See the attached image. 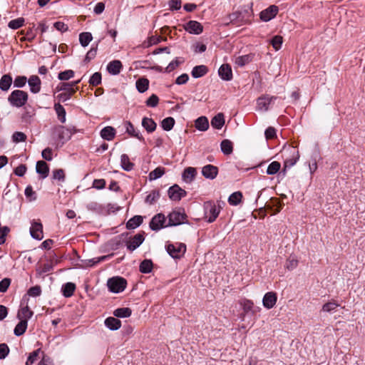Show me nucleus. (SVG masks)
Listing matches in <instances>:
<instances>
[{"label":"nucleus","mask_w":365,"mask_h":365,"mask_svg":"<svg viewBox=\"0 0 365 365\" xmlns=\"http://www.w3.org/2000/svg\"><path fill=\"white\" fill-rule=\"evenodd\" d=\"M218 174V168L212 165H206L202 168V175L207 179L213 180Z\"/></svg>","instance_id":"nucleus-15"},{"label":"nucleus","mask_w":365,"mask_h":365,"mask_svg":"<svg viewBox=\"0 0 365 365\" xmlns=\"http://www.w3.org/2000/svg\"><path fill=\"white\" fill-rule=\"evenodd\" d=\"M277 300V296L275 292H267L262 299L263 306L267 309H270L274 307Z\"/></svg>","instance_id":"nucleus-13"},{"label":"nucleus","mask_w":365,"mask_h":365,"mask_svg":"<svg viewBox=\"0 0 365 365\" xmlns=\"http://www.w3.org/2000/svg\"><path fill=\"white\" fill-rule=\"evenodd\" d=\"M165 173V168L162 167H158L149 174V180H155L162 177Z\"/></svg>","instance_id":"nucleus-45"},{"label":"nucleus","mask_w":365,"mask_h":365,"mask_svg":"<svg viewBox=\"0 0 365 365\" xmlns=\"http://www.w3.org/2000/svg\"><path fill=\"white\" fill-rule=\"evenodd\" d=\"M113 314L118 318H127L131 315L132 310L129 307H121L115 309Z\"/></svg>","instance_id":"nucleus-33"},{"label":"nucleus","mask_w":365,"mask_h":365,"mask_svg":"<svg viewBox=\"0 0 365 365\" xmlns=\"http://www.w3.org/2000/svg\"><path fill=\"white\" fill-rule=\"evenodd\" d=\"M186 215L180 211H173L168 215L167 226H177L184 223Z\"/></svg>","instance_id":"nucleus-8"},{"label":"nucleus","mask_w":365,"mask_h":365,"mask_svg":"<svg viewBox=\"0 0 365 365\" xmlns=\"http://www.w3.org/2000/svg\"><path fill=\"white\" fill-rule=\"evenodd\" d=\"M26 140V135L22 132H14L12 135L13 142L18 143L20 142H24Z\"/></svg>","instance_id":"nucleus-55"},{"label":"nucleus","mask_w":365,"mask_h":365,"mask_svg":"<svg viewBox=\"0 0 365 365\" xmlns=\"http://www.w3.org/2000/svg\"><path fill=\"white\" fill-rule=\"evenodd\" d=\"M165 222V215L162 213H158L151 219L149 226L152 230L158 231L164 227H168L167 225H164Z\"/></svg>","instance_id":"nucleus-10"},{"label":"nucleus","mask_w":365,"mask_h":365,"mask_svg":"<svg viewBox=\"0 0 365 365\" xmlns=\"http://www.w3.org/2000/svg\"><path fill=\"white\" fill-rule=\"evenodd\" d=\"M195 128L200 131H205L209 128L208 119L205 116H200L195 121Z\"/></svg>","instance_id":"nucleus-26"},{"label":"nucleus","mask_w":365,"mask_h":365,"mask_svg":"<svg viewBox=\"0 0 365 365\" xmlns=\"http://www.w3.org/2000/svg\"><path fill=\"white\" fill-rule=\"evenodd\" d=\"M208 68L205 65H200L193 67L191 75L195 78H201L208 73Z\"/></svg>","instance_id":"nucleus-22"},{"label":"nucleus","mask_w":365,"mask_h":365,"mask_svg":"<svg viewBox=\"0 0 365 365\" xmlns=\"http://www.w3.org/2000/svg\"><path fill=\"white\" fill-rule=\"evenodd\" d=\"M104 323L106 327L112 331L118 330L121 327V322L115 317H108Z\"/></svg>","instance_id":"nucleus-24"},{"label":"nucleus","mask_w":365,"mask_h":365,"mask_svg":"<svg viewBox=\"0 0 365 365\" xmlns=\"http://www.w3.org/2000/svg\"><path fill=\"white\" fill-rule=\"evenodd\" d=\"M76 289V284L72 282H67L62 286V294L65 297H71Z\"/></svg>","instance_id":"nucleus-34"},{"label":"nucleus","mask_w":365,"mask_h":365,"mask_svg":"<svg viewBox=\"0 0 365 365\" xmlns=\"http://www.w3.org/2000/svg\"><path fill=\"white\" fill-rule=\"evenodd\" d=\"M144 240L145 237L143 233H138L132 239L126 242L127 249L133 252L142 245Z\"/></svg>","instance_id":"nucleus-12"},{"label":"nucleus","mask_w":365,"mask_h":365,"mask_svg":"<svg viewBox=\"0 0 365 365\" xmlns=\"http://www.w3.org/2000/svg\"><path fill=\"white\" fill-rule=\"evenodd\" d=\"M97 50H98V44L93 47L92 46L91 49L87 52L85 58L83 60L84 63H89L91 60L95 58L97 54Z\"/></svg>","instance_id":"nucleus-50"},{"label":"nucleus","mask_w":365,"mask_h":365,"mask_svg":"<svg viewBox=\"0 0 365 365\" xmlns=\"http://www.w3.org/2000/svg\"><path fill=\"white\" fill-rule=\"evenodd\" d=\"M30 234L31 236L37 240H41L43 237V226L41 222H34L31 224V227L30 228Z\"/></svg>","instance_id":"nucleus-14"},{"label":"nucleus","mask_w":365,"mask_h":365,"mask_svg":"<svg viewBox=\"0 0 365 365\" xmlns=\"http://www.w3.org/2000/svg\"><path fill=\"white\" fill-rule=\"evenodd\" d=\"M153 263L151 259H145L143 260L139 266V270L141 273L148 274L153 270Z\"/></svg>","instance_id":"nucleus-32"},{"label":"nucleus","mask_w":365,"mask_h":365,"mask_svg":"<svg viewBox=\"0 0 365 365\" xmlns=\"http://www.w3.org/2000/svg\"><path fill=\"white\" fill-rule=\"evenodd\" d=\"M265 138L267 140L274 139L277 137L276 129L273 127H268L264 132Z\"/></svg>","instance_id":"nucleus-64"},{"label":"nucleus","mask_w":365,"mask_h":365,"mask_svg":"<svg viewBox=\"0 0 365 365\" xmlns=\"http://www.w3.org/2000/svg\"><path fill=\"white\" fill-rule=\"evenodd\" d=\"M36 173L41 175L42 178H46L48 175L49 168L45 161L39 160L36 163Z\"/></svg>","instance_id":"nucleus-23"},{"label":"nucleus","mask_w":365,"mask_h":365,"mask_svg":"<svg viewBox=\"0 0 365 365\" xmlns=\"http://www.w3.org/2000/svg\"><path fill=\"white\" fill-rule=\"evenodd\" d=\"M277 98L274 96H262L257 99V106L261 110H267L269 104Z\"/></svg>","instance_id":"nucleus-20"},{"label":"nucleus","mask_w":365,"mask_h":365,"mask_svg":"<svg viewBox=\"0 0 365 365\" xmlns=\"http://www.w3.org/2000/svg\"><path fill=\"white\" fill-rule=\"evenodd\" d=\"M251 61V57L249 55L238 56L235 59V64L237 66L242 67L247 64Z\"/></svg>","instance_id":"nucleus-51"},{"label":"nucleus","mask_w":365,"mask_h":365,"mask_svg":"<svg viewBox=\"0 0 365 365\" xmlns=\"http://www.w3.org/2000/svg\"><path fill=\"white\" fill-rule=\"evenodd\" d=\"M28 99L27 92L22 90H14L10 93L7 100L11 106L21 108L26 105Z\"/></svg>","instance_id":"nucleus-2"},{"label":"nucleus","mask_w":365,"mask_h":365,"mask_svg":"<svg viewBox=\"0 0 365 365\" xmlns=\"http://www.w3.org/2000/svg\"><path fill=\"white\" fill-rule=\"evenodd\" d=\"M126 133L129 134L132 137H135L138 138L140 141H144V138L140 133L138 130H135L134 125L130 121H126L125 123Z\"/></svg>","instance_id":"nucleus-21"},{"label":"nucleus","mask_w":365,"mask_h":365,"mask_svg":"<svg viewBox=\"0 0 365 365\" xmlns=\"http://www.w3.org/2000/svg\"><path fill=\"white\" fill-rule=\"evenodd\" d=\"M143 217L140 215H135L126 222V228L133 230L139 227L143 223Z\"/></svg>","instance_id":"nucleus-28"},{"label":"nucleus","mask_w":365,"mask_h":365,"mask_svg":"<svg viewBox=\"0 0 365 365\" xmlns=\"http://www.w3.org/2000/svg\"><path fill=\"white\" fill-rule=\"evenodd\" d=\"M136 88L139 93L145 92L149 87V81L145 78H140L136 81Z\"/></svg>","instance_id":"nucleus-38"},{"label":"nucleus","mask_w":365,"mask_h":365,"mask_svg":"<svg viewBox=\"0 0 365 365\" xmlns=\"http://www.w3.org/2000/svg\"><path fill=\"white\" fill-rule=\"evenodd\" d=\"M120 164L122 168L125 171H130L134 168V163L130 161L129 157L126 154L121 155Z\"/></svg>","instance_id":"nucleus-36"},{"label":"nucleus","mask_w":365,"mask_h":365,"mask_svg":"<svg viewBox=\"0 0 365 365\" xmlns=\"http://www.w3.org/2000/svg\"><path fill=\"white\" fill-rule=\"evenodd\" d=\"M26 170L27 168L26 165L21 164L14 169V173L19 177H22L25 175Z\"/></svg>","instance_id":"nucleus-63"},{"label":"nucleus","mask_w":365,"mask_h":365,"mask_svg":"<svg viewBox=\"0 0 365 365\" xmlns=\"http://www.w3.org/2000/svg\"><path fill=\"white\" fill-rule=\"evenodd\" d=\"M30 91L33 93H38L41 91V80L38 76L34 75L30 76L28 80Z\"/></svg>","instance_id":"nucleus-18"},{"label":"nucleus","mask_w":365,"mask_h":365,"mask_svg":"<svg viewBox=\"0 0 365 365\" xmlns=\"http://www.w3.org/2000/svg\"><path fill=\"white\" fill-rule=\"evenodd\" d=\"M79 82L80 80L71 83H61L58 89L65 92L75 93L77 88L75 89L73 87L76 86Z\"/></svg>","instance_id":"nucleus-39"},{"label":"nucleus","mask_w":365,"mask_h":365,"mask_svg":"<svg viewBox=\"0 0 365 365\" xmlns=\"http://www.w3.org/2000/svg\"><path fill=\"white\" fill-rule=\"evenodd\" d=\"M54 109L56 110V113L58 115L59 120L63 123H65L66 113L63 106H61L60 103H55Z\"/></svg>","instance_id":"nucleus-42"},{"label":"nucleus","mask_w":365,"mask_h":365,"mask_svg":"<svg viewBox=\"0 0 365 365\" xmlns=\"http://www.w3.org/2000/svg\"><path fill=\"white\" fill-rule=\"evenodd\" d=\"M220 148L223 154L228 155L233 152V144L231 140L225 139L221 142Z\"/></svg>","instance_id":"nucleus-35"},{"label":"nucleus","mask_w":365,"mask_h":365,"mask_svg":"<svg viewBox=\"0 0 365 365\" xmlns=\"http://www.w3.org/2000/svg\"><path fill=\"white\" fill-rule=\"evenodd\" d=\"M27 326L28 322L26 320H20L14 328V334L17 336L23 335L26 331Z\"/></svg>","instance_id":"nucleus-37"},{"label":"nucleus","mask_w":365,"mask_h":365,"mask_svg":"<svg viewBox=\"0 0 365 365\" xmlns=\"http://www.w3.org/2000/svg\"><path fill=\"white\" fill-rule=\"evenodd\" d=\"M53 178L59 181L65 180V173L63 169H56L53 171Z\"/></svg>","instance_id":"nucleus-59"},{"label":"nucleus","mask_w":365,"mask_h":365,"mask_svg":"<svg viewBox=\"0 0 365 365\" xmlns=\"http://www.w3.org/2000/svg\"><path fill=\"white\" fill-rule=\"evenodd\" d=\"M175 119L172 117H167L161 121V127L165 131H169L173 129L175 125Z\"/></svg>","instance_id":"nucleus-43"},{"label":"nucleus","mask_w":365,"mask_h":365,"mask_svg":"<svg viewBox=\"0 0 365 365\" xmlns=\"http://www.w3.org/2000/svg\"><path fill=\"white\" fill-rule=\"evenodd\" d=\"M92 39L93 36L90 32H82L79 34V42L83 47L87 46Z\"/></svg>","instance_id":"nucleus-41"},{"label":"nucleus","mask_w":365,"mask_h":365,"mask_svg":"<svg viewBox=\"0 0 365 365\" xmlns=\"http://www.w3.org/2000/svg\"><path fill=\"white\" fill-rule=\"evenodd\" d=\"M25 195L27 198H29L30 201L36 200V194L33 190V188L31 185H28L24 191Z\"/></svg>","instance_id":"nucleus-60"},{"label":"nucleus","mask_w":365,"mask_h":365,"mask_svg":"<svg viewBox=\"0 0 365 365\" xmlns=\"http://www.w3.org/2000/svg\"><path fill=\"white\" fill-rule=\"evenodd\" d=\"M196 174L197 172L195 168L188 167L184 170L182 178L185 182H191L194 180Z\"/></svg>","instance_id":"nucleus-30"},{"label":"nucleus","mask_w":365,"mask_h":365,"mask_svg":"<svg viewBox=\"0 0 365 365\" xmlns=\"http://www.w3.org/2000/svg\"><path fill=\"white\" fill-rule=\"evenodd\" d=\"M33 314L34 312L30 310L28 306H26L21 309L20 312L18 313L17 317L20 320H26L28 322V319H30Z\"/></svg>","instance_id":"nucleus-40"},{"label":"nucleus","mask_w":365,"mask_h":365,"mask_svg":"<svg viewBox=\"0 0 365 365\" xmlns=\"http://www.w3.org/2000/svg\"><path fill=\"white\" fill-rule=\"evenodd\" d=\"M40 352L41 349H38L31 352L27 358L26 365H32L37 360V358Z\"/></svg>","instance_id":"nucleus-54"},{"label":"nucleus","mask_w":365,"mask_h":365,"mask_svg":"<svg viewBox=\"0 0 365 365\" xmlns=\"http://www.w3.org/2000/svg\"><path fill=\"white\" fill-rule=\"evenodd\" d=\"M242 198V195L241 192H235L230 195L228 202L232 205H237L241 202Z\"/></svg>","instance_id":"nucleus-44"},{"label":"nucleus","mask_w":365,"mask_h":365,"mask_svg":"<svg viewBox=\"0 0 365 365\" xmlns=\"http://www.w3.org/2000/svg\"><path fill=\"white\" fill-rule=\"evenodd\" d=\"M169 198L173 201H180L187 195V192L182 189L178 185L175 184L170 187L168 190Z\"/></svg>","instance_id":"nucleus-7"},{"label":"nucleus","mask_w":365,"mask_h":365,"mask_svg":"<svg viewBox=\"0 0 365 365\" xmlns=\"http://www.w3.org/2000/svg\"><path fill=\"white\" fill-rule=\"evenodd\" d=\"M218 74L220 77L224 81H230L232 79V71L231 66L227 64H222L219 70Z\"/></svg>","instance_id":"nucleus-17"},{"label":"nucleus","mask_w":365,"mask_h":365,"mask_svg":"<svg viewBox=\"0 0 365 365\" xmlns=\"http://www.w3.org/2000/svg\"><path fill=\"white\" fill-rule=\"evenodd\" d=\"M12 77L10 74H4L0 79V89L2 91H8L12 84Z\"/></svg>","instance_id":"nucleus-25"},{"label":"nucleus","mask_w":365,"mask_h":365,"mask_svg":"<svg viewBox=\"0 0 365 365\" xmlns=\"http://www.w3.org/2000/svg\"><path fill=\"white\" fill-rule=\"evenodd\" d=\"M123 65L120 61L113 60L110 61L107 66V71L111 75H118L120 73Z\"/></svg>","instance_id":"nucleus-19"},{"label":"nucleus","mask_w":365,"mask_h":365,"mask_svg":"<svg viewBox=\"0 0 365 365\" xmlns=\"http://www.w3.org/2000/svg\"><path fill=\"white\" fill-rule=\"evenodd\" d=\"M115 135V130L111 126H106L101 130V136L106 140H111Z\"/></svg>","instance_id":"nucleus-27"},{"label":"nucleus","mask_w":365,"mask_h":365,"mask_svg":"<svg viewBox=\"0 0 365 365\" xmlns=\"http://www.w3.org/2000/svg\"><path fill=\"white\" fill-rule=\"evenodd\" d=\"M101 73L100 72H96L91 76L88 83L93 86H96L101 83Z\"/></svg>","instance_id":"nucleus-49"},{"label":"nucleus","mask_w":365,"mask_h":365,"mask_svg":"<svg viewBox=\"0 0 365 365\" xmlns=\"http://www.w3.org/2000/svg\"><path fill=\"white\" fill-rule=\"evenodd\" d=\"M282 42L283 38L281 36L279 35L274 36L270 40L271 44L276 51H278L281 48Z\"/></svg>","instance_id":"nucleus-53"},{"label":"nucleus","mask_w":365,"mask_h":365,"mask_svg":"<svg viewBox=\"0 0 365 365\" xmlns=\"http://www.w3.org/2000/svg\"><path fill=\"white\" fill-rule=\"evenodd\" d=\"M220 213V207L215 204L208 202L205 205V215L207 217L208 222H214L218 217Z\"/></svg>","instance_id":"nucleus-11"},{"label":"nucleus","mask_w":365,"mask_h":365,"mask_svg":"<svg viewBox=\"0 0 365 365\" xmlns=\"http://www.w3.org/2000/svg\"><path fill=\"white\" fill-rule=\"evenodd\" d=\"M165 248L168 255L174 259L181 258L186 252V245L184 243L168 244Z\"/></svg>","instance_id":"nucleus-5"},{"label":"nucleus","mask_w":365,"mask_h":365,"mask_svg":"<svg viewBox=\"0 0 365 365\" xmlns=\"http://www.w3.org/2000/svg\"><path fill=\"white\" fill-rule=\"evenodd\" d=\"M74 76V72L72 70H66L58 73V79L61 81H67Z\"/></svg>","instance_id":"nucleus-57"},{"label":"nucleus","mask_w":365,"mask_h":365,"mask_svg":"<svg viewBox=\"0 0 365 365\" xmlns=\"http://www.w3.org/2000/svg\"><path fill=\"white\" fill-rule=\"evenodd\" d=\"M182 61H178V58H176L175 60L172 61L169 64L168 66L165 68V73H170L171 71H173V70H175L177 67L179 66V65L182 63Z\"/></svg>","instance_id":"nucleus-61"},{"label":"nucleus","mask_w":365,"mask_h":365,"mask_svg":"<svg viewBox=\"0 0 365 365\" xmlns=\"http://www.w3.org/2000/svg\"><path fill=\"white\" fill-rule=\"evenodd\" d=\"M282 152L286 155L283 169V171L285 172L287 168H289L297 163L299 158V153L295 148L291 146L284 148Z\"/></svg>","instance_id":"nucleus-3"},{"label":"nucleus","mask_w":365,"mask_h":365,"mask_svg":"<svg viewBox=\"0 0 365 365\" xmlns=\"http://www.w3.org/2000/svg\"><path fill=\"white\" fill-rule=\"evenodd\" d=\"M142 126L148 133H152L156 129L157 125L152 118L144 117L142 120Z\"/></svg>","instance_id":"nucleus-31"},{"label":"nucleus","mask_w":365,"mask_h":365,"mask_svg":"<svg viewBox=\"0 0 365 365\" xmlns=\"http://www.w3.org/2000/svg\"><path fill=\"white\" fill-rule=\"evenodd\" d=\"M279 8L276 5H271L259 14V18L262 21L267 22L274 19L278 14Z\"/></svg>","instance_id":"nucleus-9"},{"label":"nucleus","mask_w":365,"mask_h":365,"mask_svg":"<svg viewBox=\"0 0 365 365\" xmlns=\"http://www.w3.org/2000/svg\"><path fill=\"white\" fill-rule=\"evenodd\" d=\"M27 81V78L24 76H19L16 77L14 81V86L16 88H23L25 86Z\"/></svg>","instance_id":"nucleus-58"},{"label":"nucleus","mask_w":365,"mask_h":365,"mask_svg":"<svg viewBox=\"0 0 365 365\" xmlns=\"http://www.w3.org/2000/svg\"><path fill=\"white\" fill-rule=\"evenodd\" d=\"M24 24V19L22 17L11 20L9 22L8 26L11 29H18Z\"/></svg>","instance_id":"nucleus-48"},{"label":"nucleus","mask_w":365,"mask_h":365,"mask_svg":"<svg viewBox=\"0 0 365 365\" xmlns=\"http://www.w3.org/2000/svg\"><path fill=\"white\" fill-rule=\"evenodd\" d=\"M225 124L224 114L219 113L211 120V125L216 129H221Z\"/></svg>","instance_id":"nucleus-29"},{"label":"nucleus","mask_w":365,"mask_h":365,"mask_svg":"<svg viewBox=\"0 0 365 365\" xmlns=\"http://www.w3.org/2000/svg\"><path fill=\"white\" fill-rule=\"evenodd\" d=\"M338 307H339V304L336 302L331 301L324 304L322 310L324 312L329 313L335 310Z\"/></svg>","instance_id":"nucleus-52"},{"label":"nucleus","mask_w":365,"mask_h":365,"mask_svg":"<svg viewBox=\"0 0 365 365\" xmlns=\"http://www.w3.org/2000/svg\"><path fill=\"white\" fill-rule=\"evenodd\" d=\"M160 195L158 190H153L145 198V202L153 205L157 200L159 199Z\"/></svg>","instance_id":"nucleus-47"},{"label":"nucleus","mask_w":365,"mask_h":365,"mask_svg":"<svg viewBox=\"0 0 365 365\" xmlns=\"http://www.w3.org/2000/svg\"><path fill=\"white\" fill-rule=\"evenodd\" d=\"M253 15L252 5L250 6H244L240 9L230 14L227 16L228 21L225 22V25L227 26L230 24L237 26H242L249 24L250 19Z\"/></svg>","instance_id":"nucleus-1"},{"label":"nucleus","mask_w":365,"mask_h":365,"mask_svg":"<svg viewBox=\"0 0 365 365\" xmlns=\"http://www.w3.org/2000/svg\"><path fill=\"white\" fill-rule=\"evenodd\" d=\"M27 294L31 297H38L41 294V288L38 285L31 287L29 289Z\"/></svg>","instance_id":"nucleus-62"},{"label":"nucleus","mask_w":365,"mask_h":365,"mask_svg":"<svg viewBox=\"0 0 365 365\" xmlns=\"http://www.w3.org/2000/svg\"><path fill=\"white\" fill-rule=\"evenodd\" d=\"M185 29L190 34H200L203 31V27L200 23L196 21H189L185 26Z\"/></svg>","instance_id":"nucleus-16"},{"label":"nucleus","mask_w":365,"mask_h":365,"mask_svg":"<svg viewBox=\"0 0 365 365\" xmlns=\"http://www.w3.org/2000/svg\"><path fill=\"white\" fill-rule=\"evenodd\" d=\"M127 285L125 279L121 277H113L108 279L107 286L110 292L120 293L125 290Z\"/></svg>","instance_id":"nucleus-4"},{"label":"nucleus","mask_w":365,"mask_h":365,"mask_svg":"<svg viewBox=\"0 0 365 365\" xmlns=\"http://www.w3.org/2000/svg\"><path fill=\"white\" fill-rule=\"evenodd\" d=\"M281 168V164L277 161H273L272 162L267 169V175H274L276 174Z\"/></svg>","instance_id":"nucleus-46"},{"label":"nucleus","mask_w":365,"mask_h":365,"mask_svg":"<svg viewBox=\"0 0 365 365\" xmlns=\"http://www.w3.org/2000/svg\"><path fill=\"white\" fill-rule=\"evenodd\" d=\"M56 132L58 135V139L63 144L65 142H67L71 139L72 135L76 132V130L74 127L66 128L60 125L56 128Z\"/></svg>","instance_id":"nucleus-6"},{"label":"nucleus","mask_w":365,"mask_h":365,"mask_svg":"<svg viewBox=\"0 0 365 365\" xmlns=\"http://www.w3.org/2000/svg\"><path fill=\"white\" fill-rule=\"evenodd\" d=\"M159 98L155 94H152L145 101V104L148 107L155 108L158 106Z\"/></svg>","instance_id":"nucleus-56"}]
</instances>
